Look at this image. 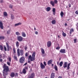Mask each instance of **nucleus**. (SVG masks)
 <instances>
[{
	"instance_id": "f257e3e1",
	"label": "nucleus",
	"mask_w": 78,
	"mask_h": 78,
	"mask_svg": "<svg viewBox=\"0 0 78 78\" xmlns=\"http://www.w3.org/2000/svg\"><path fill=\"white\" fill-rule=\"evenodd\" d=\"M3 68L4 69L3 70V75L4 76V78H6L5 75H8V72L9 71V68L8 66H6V65L5 64H4L3 66Z\"/></svg>"
},
{
	"instance_id": "f03ea898",
	"label": "nucleus",
	"mask_w": 78,
	"mask_h": 78,
	"mask_svg": "<svg viewBox=\"0 0 78 78\" xmlns=\"http://www.w3.org/2000/svg\"><path fill=\"white\" fill-rule=\"evenodd\" d=\"M35 55H36V52H34L32 54V57L31 55L29 56V59L30 61H34L35 60Z\"/></svg>"
},
{
	"instance_id": "7ed1b4c3",
	"label": "nucleus",
	"mask_w": 78,
	"mask_h": 78,
	"mask_svg": "<svg viewBox=\"0 0 78 78\" xmlns=\"http://www.w3.org/2000/svg\"><path fill=\"white\" fill-rule=\"evenodd\" d=\"M70 63H69L67 64V62H65L64 63V64L63 65L64 68H66L67 67V69H70Z\"/></svg>"
},
{
	"instance_id": "20e7f679",
	"label": "nucleus",
	"mask_w": 78,
	"mask_h": 78,
	"mask_svg": "<svg viewBox=\"0 0 78 78\" xmlns=\"http://www.w3.org/2000/svg\"><path fill=\"white\" fill-rule=\"evenodd\" d=\"M6 45L7 48V51H9L10 50H11V46H9V44H8V43H6Z\"/></svg>"
},
{
	"instance_id": "39448f33",
	"label": "nucleus",
	"mask_w": 78,
	"mask_h": 78,
	"mask_svg": "<svg viewBox=\"0 0 78 78\" xmlns=\"http://www.w3.org/2000/svg\"><path fill=\"white\" fill-rule=\"evenodd\" d=\"M25 60V57H21L20 59V63H23L24 62V61Z\"/></svg>"
},
{
	"instance_id": "423d86ee",
	"label": "nucleus",
	"mask_w": 78,
	"mask_h": 78,
	"mask_svg": "<svg viewBox=\"0 0 78 78\" xmlns=\"http://www.w3.org/2000/svg\"><path fill=\"white\" fill-rule=\"evenodd\" d=\"M17 39L18 41L20 42H21V41H22L23 40V38L21 36H18Z\"/></svg>"
},
{
	"instance_id": "0eeeda50",
	"label": "nucleus",
	"mask_w": 78,
	"mask_h": 78,
	"mask_svg": "<svg viewBox=\"0 0 78 78\" xmlns=\"http://www.w3.org/2000/svg\"><path fill=\"white\" fill-rule=\"evenodd\" d=\"M34 73H32L28 76V78H34Z\"/></svg>"
},
{
	"instance_id": "6e6552de",
	"label": "nucleus",
	"mask_w": 78,
	"mask_h": 78,
	"mask_svg": "<svg viewBox=\"0 0 78 78\" xmlns=\"http://www.w3.org/2000/svg\"><path fill=\"white\" fill-rule=\"evenodd\" d=\"M60 53H66V49H61L60 51Z\"/></svg>"
},
{
	"instance_id": "1a4fd4ad",
	"label": "nucleus",
	"mask_w": 78,
	"mask_h": 78,
	"mask_svg": "<svg viewBox=\"0 0 78 78\" xmlns=\"http://www.w3.org/2000/svg\"><path fill=\"white\" fill-rule=\"evenodd\" d=\"M48 47H50L51 46V41H48L47 43Z\"/></svg>"
},
{
	"instance_id": "9d476101",
	"label": "nucleus",
	"mask_w": 78,
	"mask_h": 78,
	"mask_svg": "<svg viewBox=\"0 0 78 78\" xmlns=\"http://www.w3.org/2000/svg\"><path fill=\"white\" fill-rule=\"evenodd\" d=\"M0 28L1 29H3V23L2 22H0Z\"/></svg>"
},
{
	"instance_id": "9b49d317",
	"label": "nucleus",
	"mask_w": 78,
	"mask_h": 78,
	"mask_svg": "<svg viewBox=\"0 0 78 78\" xmlns=\"http://www.w3.org/2000/svg\"><path fill=\"white\" fill-rule=\"evenodd\" d=\"M20 55L21 56H23V50H20Z\"/></svg>"
},
{
	"instance_id": "f8f14e48",
	"label": "nucleus",
	"mask_w": 78,
	"mask_h": 78,
	"mask_svg": "<svg viewBox=\"0 0 78 78\" xmlns=\"http://www.w3.org/2000/svg\"><path fill=\"white\" fill-rule=\"evenodd\" d=\"M40 66L41 69H44V68L45 67V66L44 65L43 63H41L40 64Z\"/></svg>"
},
{
	"instance_id": "ddd939ff",
	"label": "nucleus",
	"mask_w": 78,
	"mask_h": 78,
	"mask_svg": "<svg viewBox=\"0 0 78 78\" xmlns=\"http://www.w3.org/2000/svg\"><path fill=\"white\" fill-rule=\"evenodd\" d=\"M50 9H51V8L48 7L45 9V10L48 12V11H50Z\"/></svg>"
},
{
	"instance_id": "4468645a",
	"label": "nucleus",
	"mask_w": 78,
	"mask_h": 78,
	"mask_svg": "<svg viewBox=\"0 0 78 78\" xmlns=\"http://www.w3.org/2000/svg\"><path fill=\"white\" fill-rule=\"evenodd\" d=\"M55 74L54 73H52L51 74V78H54L55 76Z\"/></svg>"
},
{
	"instance_id": "2eb2a0df",
	"label": "nucleus",
	"mask_w": 78,
	"mask_h": 78,
	"mask_svg": "<svg viewBox=\"0 0 78 78\" xmlns=\"http://www.w3.org/2000/svg\"><path fill=\"white\" fill-rule=\"evenodd\" d=\"M15 76V73H12L10 74V76L12 77V78H13V77H14Z\"/></svg>"
},
{
	"instance_id": "dca6fc26",
	"label": "nucleus",
	"mask_w": 78,
	"mask_h": 78,
	"mask_svg": "<svg viewBox=\"0 0 78 78\" xmlns=\"http://www.w3.org/2000/svg\"><path fill=\"white\" fill-rule=\"evenodd\" d=\"M21 34L23 37H26V34L25 32H22Z\"/></svg>"
},
{
	"instance_id": "f3484780",
	"label": "nucleus",
	"mask_w": 78,
	"mask_h": 78,
	"mask_svg": "<svg viewBox=\"0 0 78 78\" xmlns=\"http://www.w3.org/2000/svg\"><path fill=\"white\" fill-rule=\"evenodd\" d=\"M20 50L19 49H18L17 50V55L18 56H19L20 55Z\"/></svg>"
},
{
	"instance_id": "a211bd4d",
	"label": "nucleus",
	"mask_w": 78,
	"mask_h": 78,
	"mask_svg": "<svg viewBox=\"0 0 78 78\" xmlns=\"http://www.w3.org/2000/svg\"><path fill=\"white\" fill-rule=\"evenodd\" d=\"M22 25V23H19L15 24V27H16V26H19V25Z\"/></svg>"
},
{
	"instance_id": "6ab92c4d",
	"label": "nucleus",
	"mask_w": 78,
	"mask_h": 78,
	"mask_svg": "<svg viewBox=\"0 0 78 78\" xmlns=\"http://www.w3.org/2000/svg\"><path fill=\"white\" fill-rule=\"evenodd\" d=\"M52 63V60H51L48 61V65H50V64H51Z\"/></svg>"
},
{
	"instance_id": "aec40b11",
	"label": "nucleus",
	"mask_w": 78,
	"mask_h": 78,
	"mask_svg": "<svg viewBox=\"0 0 78 78\" xmlns=\"http://www.w3.org/2000/svg\"><path fill=\"white\" fill-rule=\"evenodd\" d=\"M22 73L23 74H26L27 73V71L25 69H23L22 71Z\"/></svg>"
},
{
	"instance_id": "412c9836",
	"label": "nucleus",
	"mask_w": 78,
	"mask_h": 78,
	"mask_svg": "<svg viewBox=\"0 0 78 78\" xmlns=\"http://www.w3.org/2000/svg\"><path fill=\"white\" fill-rule=\"evenodd\" d=\"M41 51L42 54H45V51H44V49H43V48H41Z\"/></svg>"
},
{
	"instance_id": "4be33fe9",
	"label": "nucleus",
	"mask_w": 78,
	"mask_h": 78,
	"mask_svg": "<svg viewBox=\"0 0 78 78\" xmlns=\"http://www.w3.org/2000/svg\"><path fill=\"white\" fill-rule=\"evenodd\" d=\"M70 33L71 34H72V32H73L74 31V30L72 28L71 29H70Z\"/></svg>"
},
{
	"instance_id": "5701e85b",
	"label": "nucleus",
	"mask_w": 78,
	"mask_h": 78,
	"mask_svg": "<svg viewBox=\"0 0 78 78\" xmlns=\"http://www.w3.org/2000/svg\"><path fill=\"white\" fill-rule=\"evenodd\" d=\"M62 64H63V62H60L59 64V66H60V67H62Z\"/></svg>"
},
{
	"instance_id": "b1692460",
	"label": "nucleus",
	"mask_w": 78,
	"mask_h": 78,
	"mask_svg": "<svg viewBox=\"0 0 78 78\" xmlns=\"http://www.w3.org/2000/svg\"><path fill=\"white\" fill-rule=\"evenodd\" d=\"M3 15L4 16H8V14H7L6 12H3Z\"/></svg>"
},
{
	"instance_id": "393cba45",
	"label": "nucleus",
	"mask_w": 78,
	"mask_h": 78,
	"mask_svg": "<svg viewBox=\"0 0 78 78\" xmlns=\"http://www.w3.org/2000/svg\"><path fill=\"white\" fill-rule=\"evenodd\" d=\"M51 23L52 24L54 25V24H55V23H56V21L55 20H53L51 21Z\"/></svg>"
},
{
	"instance_id": "a878e982",
	"label": "nucleus",
	"mask_w": 78,
	"mask_h": 78,
	"mask_svg": "<svg viewBox=\"0 0 78 78\" xmlns=\"http://www.w3.org/2000/svg\"><path fill=\"white\" fill-rule=\"evenodd\" d=\"M50 3L53 6H55V2L53 1H51Z\"/></svg>"
},
{
	"instance_id": "bb28decb",
	"label": "nucleus",
	"mask_w": 78,
	"mask_h": 78,
	"mask_svg": "<svg viewBox=\"0 0 78 78\" xmlns=\"http://www.w3.org/2000/svg\"><path fill=\"white\" fill-rule=\"evenodd\" d=\"M5 39V37L3 36H0V40H3Z\"/></svg>"
},
{
	"instance_id": "cd10ccee",
	"label": "nucleus",
	"mask_w": 78,
	"mask_h": 78,
	"mask_svg": "<svg viewBox=\"0 0 78 78\" xmlns=\"http://www.w3.org/2000/svg\"><path fill=\"white\" fill-rule=\"evenodd\" d=\"M16 45L17 47H19V42L18 41L16 42Z\"/></svg>"
},
{
	"instance_id": "c85d7f7f",
	"label": "nucleus",
	"mask_w": 78,
	"mask_h": 78,
	"mask_svg": "<svg viewBox=\"0 0 78 78\" xmlns=\"http://www.w3.org/2000/svg\"><path fill=\"white\" fill-rule=\"evenodd\" d=\"M60 15L62 17H63V16H64V13H63V12H61L60 13Z\"/></svg>"
},
{
	"instance_id": "c756f323",
	"label": "nucleus",
	"mask_w": 78,
	"mask_h": 78,
	"mask_svg": "<svg viewBox=\"0 0 78 78\" xmlns=\"http://www.w3.org/2000/svg\"><path fill=\"white\" fill-rule=\"evenodd\" d=\"M16 34L17 35V36H19V35H20V34L19 33V32H16Z\"/></svg>"
},
{
	"instance_id": "7c9ffc66",
	"label": "nucleus",
	"mask_w": 78,
	"mask_h": 78,
	"mask_svg": "<svg viewBox=\"0 0 78 78\" xmlns=\"http://www.w3.org/2000/svg\"><path fill=\"white\" fill-rule=\"evenodd\" d=\"M25 69V70H28V66H25L24 67V68L23 69Z\"/></svg>"
},
{
	"instance_id": "2f4dec72",
	"label": "nucleus",
	"mask_w": 78,
	"mask_h": 78,
	"mask_svg": "<svg viewBox=\"0 0 78 78\" xmlns=\"http://www.w3.org/2000/svg\"><path fill=\"white\" fill-rule=\"evenodd\" d=\"M11 19H14V16L13 14H12L11 15Z\"/></svg>"
},
{
	"instance_id": "473e14b6",
	"label": "nucleus",
	"mask_w": 78,
	"mask_h": 78,
	"mask_svg": "<svg viewBox=\"0 0 78 78\" xmlns=\"http://www.w3.org/2000/svg\"><path fill=\"white\" fill-rule=\"evenodd\" d=\"M62 34L63 37H66V33H64V32H63Z\"/></svg>"
},
{
	"instance_id": "72a5a7b5",
	"label": "nucleus",
	"mask_w": 78,
	"mask_h": 78,
	"mask_svg": "<svg viewBox=\"0 0 78 78\" xmlns=\"http://www.w3.org/2000/svg\"><path fill=\"white\" fill-rule=\"evenodd\" d=\"M10 30H8L7 32V34H10Z\"/></svg>"
},
{
	"instance_id": "f704fd0d",
	"label": "nucleus",
	"mask_w": 78,
	"mask_h": 78,
	"mask_svg": "<svg viewBox=\"0 0 78 78\" xmlns=\"http://www.w3.org/2000/svg\"><path fill=\"white\" fill-rule=\"evenodd\" d=\"M56 11V9L55 8H53L52 9V11L54 13V14L55 12V11Z\"/></svg>"
},
{
	"instance_id": "c9c22d12",
	"label": "nucleus",
	"mask_w": 78,
	"mask_h": 78,
	"mask_svg": "<svg viewBox=\"0 0 78 78\" xmlns=\"http://www.w3.org/2000/svg\"><path fill=\"white\" fill-rule=\"evenodd\" d=\"M76 41H77V38H75L74 39V43H76Z\"/></svg>"
},
{
	"instance_id": "e433bc0d",
	"label": "nucleus",
	"mask_w": 78,
	"mask_h": 78,
	"mask_svg": "<svg viewBox=\"0 0 78 78\" xmlns=\"http://www.w3.org/2000/svg\"><path fill=\"white\" fill-rule=\"evenodd\" d=\"M55 70H56L57 71V70H58V68H57V66H55Z\"/></svg>"
},
{
	"instance_id": "4c0bfd02",
	"label": "nucleus",
	"mask_w": 78,
	"mask_h": 78,
	"mask_svg": "<svg viewBox=\"0 0 78 78\" xmlns=\"http://www.w3.org/2000/svg\"><path fill=\"white\" fill-rule=\"evenodd\" d=\"M4 49L5 51H6L7 49H6V46H4Z\"/></svg>"
},
{
	"instance_id": "58836bf2",
	"label": "nucleus",
	"mask_w": 78,
	"mask_h": 78,
	"mask_svg": "<svg viewBox=\"0 0 78 78\" xmlns=\"http://www.w3.org/2000/svg\"><path fill=\"white\" fill-rule=\"evenodd\" d=\"M0 48L1 50H3V47L2 46V45H0Z\"/></svg>"
},
{
	"instance_id": "ea45409f",
	"label": "nucleus",
	"mask_w": 78,
	"mask_h": 78,
	"mask_svg": "<svg viewBox=\"0 0 78 78\" xmlns=\"http://www.w3.org/2000/svg\"><path fill=\"white\" fill-rule=\"evenodd\" d=\"M9 60L10 62H11V57H9Z\"/></svg>"
},
{
	"instance_id": "a19ab883",
	"label": "nucleus",
	"mask_w": 78,
	"mask_h": 78,
	"mask_svg": "<svg viewBox=\"0 0 78 78\" xmlns=\"http://www.w3.org/2000/svg\"><path fill=\"white\" fill-rule=\"evenodd\" d=\"M15 77H17L18 76V74L17 73H16L15 75Z\"/></svg>"
},
{
	"instance_id": "79ce46f5",
	"label": "nucleus",
	"mask_w": 78,
	"mask_h": 78,
	"mask_svg": "<svg viewBox=\"0 0 78 78\" xmlns=\"http://www.w3.org/2000/svg\"><path fill=\"white\" fill-rule=\"evenodd\" d=\"M9 8H11V9H12V5H10Z\"/></svg>"
},
{
	"instance_id": "37998d69",
	"label": "nucleus",
	"mask_w": 78,
	"mask_h": 78,
	"mask_svg": "<svg viewBox=\"0 0 78 78\" xmlns=\"http://www.w3.org/2000/svg\"><path fill=\"white\" fill-rule=\"evenodd\" d=\"M7 64L8 66H10V62H7Z\"/></svg>"
},
{
	"instance_id": "c03bdc74",
	"label": "nucleus",
	"mask_w": 78,
	"mask_h": 78,
	"mask_svg": "<svg viewBox=\"0 0 78 78\" xmlns=\"http://www.w3.org/2000/svg\"><path fill=\"white\" fill-rule=\"evenodd\" d=\"M14 58L16 59V60H17V57L15 56L14 57Z\"/></svg>"
},
{
	"instance_id": "a18cd8bd",
	"label": "nucleus",
	"mask_w": 78,
	"mask_h": 78,
	"mask_svg": "<svg viewBox=\"0 0 78 78\" xmlns=\"http://www.w3.org/2000/svg\"><path fill=\"white\" fill-rule=\"evenodd\" d=\"M59 48H60V47H58L56 48V50H59Z\"/></svg>"
},
{
	"instance_id": "49530a36",
	"label": "nucleus",
	"mask_w": 78,
	"mask_h": 78,
	"mask_svg": "<svg viewBox=\"0 0 78 78\" xmlns=\"http://www.w3.org/2000/svg\"><path fill=\"white\" fill-rule=\"evenodd\" d=\"M13 51L14 53H16V49L15 48H13Z\"/></svg>"
},
{
	"instance_id": "de8ad7c7",
	"label": "nucleus",
	"mask_w": 78,
	"mask_h": 78,
	"mask_svg": "<svg viewBox=\"0 0 78 78\" xmlns=\"http://www.w3.org/2000/svg\"><path fill=\"white\" fill-rule=\"evenodd\" d=\"M28 62L29 63V64H31V62L30 61L28 60Z\"/></svg>"
},
{
	"instance_id": "09e8293b",
	"label": "nucleus",
	"mask_w": 78,
	"mask_h": 78,
	"mask_svg": "<svg viewBox=\"0 0 78 78\" xmlns=\"http://www.w3.org/2000/svg\"><path fill=\"white\" fill-rule=\"evenodd\" d=\"M35 34H38V32H37V31H35Z\"/></svg>"
},
{
	"instance_id": "8fccbe9b",
	"label": "nucleus",
	"mask_w": 78,
	"mask_h": 78,
	"mask_svg": "<svg viewBox=\"0 0 78 78\" xmlns=\"http://www.w3.org/2000/svg\"><path fill=\"white\" fill-rule=\"evenodd\" d=\"M54 2L56 4V3H57V2H58V1L56 0H54Z\"/></svg>"
},
{
	"instance_id": "3c124183",
	"label": "nucleus",
	"mask_w": 78,
	"mask_h": 78,
	"mask_svg": "<svg viewBox=\"0 0 78 78\" xmlns=\"http://www.w3.org/2000/svg\"><path fill=\"white\" fill-rule=\"evenodd\" d=\"M43 63L44 66H47V65H46V63L45 62H44Z\"/></svg>"
},
{
	"instance_id": "603ef678",
	"label": "nucleus",
	"mask_w": 78,
	"mask_h": 78,
	"mask_svg": "<svg viewBox=\"0 0 78 78\" xmlns=\"http://www.w3.org/2000/svg\"><path fill=\"white\" fill-rule=\"evenodd\" d=\"M75 13L76 14H78V11H76L75 12Z\"/></svg>"
},
{
	"instance_id": "864d4df0",
	"label": "nucleus",
	"mask_w": 78,
	"mask_h": 78,
	"mask_svg": "<svg viewBox=\"0 0 78 78\" xmlns=\"http://www.w3.org/2000/svg\"><path fill=\"white\" fill-rule=\"evenodd\" d=\"M59 62H57V65H58V66H59Z\"/></svg>"
},
{
	"instance_id": "5fc2aeb1",
	"label": "nucleus",
	"mask_w": 78,
	"mask_h": 78,
	"mask_svg": "<svg viewBox=\"0 0 78 78\" xmlns=\"http://www.w3.org/2000/svg\"><path fill=\"white\" fill-rule=\"evenodd\" d=\"M3 61V59L0 58V62H2Z\"/></svg>"
},
{
	"instance_id": "6e6d98bb",
	"label": "nucleus",
	"mask_w": 78,
	"mask_h": 78,
	"mask_svg": "<svg viewBox=\"0 0 78 78\" xmlns=\"http://www.w3.org/2000/svg\"><path fill=\"white\" fill-rule=\"evenodd\" d=\"M0 3H3V0H1L0 1Z\"/></svg>"
},
{
	"instance_id": "4d7b16f0",
	"label": "nucleus",
	"mask_w": 78,
	"mask_h": 78,
	"mask_svg": "<svg viewBox=\"0 0 78 78\" xmlns=\"http://www.w3.org/2000/svg\"><path fill=\"white\" fill-rule=\"evenodd\" d=\"M77 29L78 30V23L77 24Z\"/></svg>"
},
{
	"instance_id": "13d9d810",
	"label": "nucleus",
	"mask_w": 78,
	"mask_h": 78,
	"mask_svg": "<svg viewBox=\"0 0 78 78\" xmlns=\"http://www.w3.org/2000/svg\"><path fill=\"white\" fill-rule=\"evenodd\" d=\"M2 58V55H0V58L1 59V58Z\"/></svg>"
},
{
	"instance_id": "bf43d9fd",
	"label": "nucleus",
	"mask_w": 78,
	"mask_h": 78,
	"mask_svg": "<svg viewBox=\"0 0 78 78\" xmlns=\"http://www.w3.org/2000/svg\"><path fill=\"white\" fill-rule=\"evenodd\" d=\"M26 65H27V62H26L25 64H24L23 66H26Z\"/></svg>"
},
{
	"instance_id": "052dcab7",
	"label": "nucleus",
	"mask_w": 78,
	"mask_h": 78,
	"mask_svg": "<svg viewBox=\"0 0 78 78\" xmlns=\"http://www.w3.org/2000/svg\"><path fill=\"white\" fill-rule=\"evenodd\" d=\"M58 78H62V76H59L58 77Z\"/></svg>"
},
{
	"instance_id": "680f3d73",
	"label": "nucleus",
	"mask_w": 78,
	"mask_h": 78,
	"mask_svg": "<svg viewBox=\"0 0 78 78\" xmlns=\"http://www.w3.org/2000/svg\"><path fill=\"white\" fill-rule=\"evenodd\" d=\"M28 56V55L27 54H26V56Z\"/></svg>"
},
{
	"instance_id": "e2e57ef3",
	"label": "nucleus",
	"mask_w": 78,
	"mask_h": 78,
	"mask_svg": "<svg viewBox=\"0 0 78 78\" xmlns=\"http://www.w3.org/2000/svg\"><path fill=\"white\" fill-rule=\"evenodd\" d=\"M27 49V48L26 47L25 48V49L26 50Z\"/></svg>"
},
{
	"instance_id": "0e129e2a",
	"label": "nucleus",
	"mask_w": 78,
	"mask_h": 78,
	"mask_svg": "<svg viewBox=\"0 0 78 78\" xmlns=\"http://www.w3.org/2000/svg\"><path fill=\"white\" fill-rule=\"evenodd\" d=\"M34 30H35V31H36V27H34Z\"/></svg>"
},
{
	"instance_id": "69168bd1",
	"label": "nucleus",
	"mask_w": 78,
	"mask_h": 78,
	"mask_svg": "<svg viewBox=\"0 0 78 78\" xmlns=\"http://www.w3.org/2000/svg\"><path fill=\"white\" fill-rule=\"evenodd\" d=\"M52 66H53V64H52Z\"/></svg>"
},
{
	"instance_id": "338daca9",
	"label": "nucleus",
	"mask_w": 78,
	"mask_h": 78,
	"mask_svg": "<svg viewBox=\"0 0 78 78\" xmlns=\"http://www.w3.org/2000/svg\"><path fill=\"white\" fill-rule=\"evenodd\" d=\"M58 37H59V36H58Z\"/></svg>"
},
{
	"instance_id": "774afa93",
	"label": "nucleus",
	"mask_w": 78,
	"mask_h": 78,
	"mask_svg": "<svg viewBox=\"0 0 78 78\" xmlns=\"http://www.w3.org/2000/svg\"><path fill=\"white\" fill-rule=\"evenodd\" d=\"M69 8L70 7V5H69Z\"/></svg>"
}]
</instances>
